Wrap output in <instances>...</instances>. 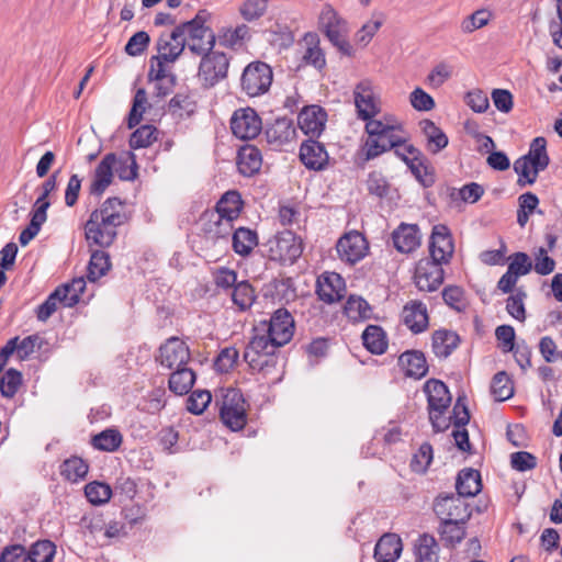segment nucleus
<instances>
[{
	"label": "nucleus",
	"instance_id": "obj_1",
	"mask_svg": "<svg viewBox=\"0 0 562 562\" xmlns=\"http://www.w3.org/2000/svg\"><path fill=\"white\" fill-rule=\"evenodd\" d=\"M294 333V321L284 310H277L268 323H261L254 328V335L248 342L244 359L254 371L270 375L277 370L279 357L276 350L288 344Z\"/></svg>",
	"mask_w": 562,
	"mask_h": 562
},
{
	"label": "nucleus",
	"instance_id": "obj_2",
	"mask_svg": "<svg viewBox=\"0 0 562 562\" xmlns=\"http://www.w3.org/2000/svg\"><path fill=\"white\" fill-rule=\"evenodd\" d=\"M126 215L120 199L109 198L94 210L86 223V238L89 244L109 247L116 237V228L124 224Z\"/></svg>",
	"mask_w": 562,
	"mask_h": 562
},
{
	"label": "nucleus",
	"instance_id": "obj_3",
	"mask_svg": "<svg viewBox=\"0 0 562 562\" xmlns=\"http://www.w3.org/2000/svg\"><path fill=\"white\" fill-rule=\"evenodd\" d=\"M550 162L547 153V140L539 136L532 139L526 155L514 162V170L519 176L518 184H533L539 172L543 171Z\"/></svg>",
	"mask_w": 562,
	"mask_h": 562
},
{
	"label": "nucleus",
	"instance_id": "obj_4",
	"mask_svg": "<svg viewBox=\"0 0 562 562\" xmlns=\"http://www.w3.org/2000/svg\"><path fill=\"white\" fill-rule=\"evenodd\" d=\"M429 419L436 431H443L450 425V417L445 414L451 404V395L446 384L439 380H429L425 383Z\"/></svg>",
	"mask_w": 562,
	"mask_h": 562
},
{
	"label": "nucleus",
	"instance_id": "obj_5",
	"mask_svg": "<svg viewBox=\"0 0 562 562\" xmlns=\"http://www.w3.org/2000/svg\"><path fill=\"white\" fill-rule=\"evenodd\" d=\"M205 15L204 12H200L193 20L181 24L187 47L201 57L214 50L216 44V35L205 25Z\"/></svg>",
	"mask_w": 562,
	"mask_h": 562
},
{
	"label": "nucleus",
	"instance_id": "obj_6",
	"mask_svg": "<svg viewBox=\"0 0 562 562\" xmlns=\"http://www.w3.org/2000/svg\"><path fill=\"white\" fill-rule=\"evenodd\" d=\"M266 248L271 260L292 265L303 252V241L293 232L285 229L271 237Z\"/></svg>",
	"mask_w": 562,
	"mask_h": 562
},
{
	"label": "nucleus",
	"instance_id": "obj_7",
	"mask_svg": "<svg viewBox=\"0 0 562 562\" xmlns=\"http://www.w3.org/2000/svg\"><path fill=\"white\" fill-rule=\"evenodd\" d=\"M220 416L222 422L232 430H240L247 423V405L239 390H222Z\"/></svg>",
	"mask_w": 562,
	"mask_h": 562
},
{
	"label": "nucleus",
	"instance_id": "obj_8",
	"mask_svg": "<svg viewBox=\"0 0 562 562\" xmlns=\"http://www.w3.org/2000/svg\"><path fill=\"white\" fill-rule=\"evenodd\" d=\"M229 58L223 52L214 49L201 57L198 79L204 88H212L227 77Z\"/></svg>",
	"mask_w": 562,
	"mask_h": 562
},
{
	"label": "nucleus",
	"instance_id": "obj_9",
	"mask_svg": "<svg viewBox=\"0 0 562 562\" xmlns=\"http://www.w3.org/2000/svg\"><path fill=\"white\" fill-rule=\"evenodd\" d=\"M202 237L206 245L227 244L234 225L217 212L205 211L200 217Z\"/></svg>",
	"mask_w": 562,
	"mask_h": 562
},
{
	"label": "nucleus",
	"instance_id": "obj_10",
	"mask_svg": "<svg viewBox=\"0 0 562 562\" xmlns=\"http://www.w3.org/2000/svg\"><path fill=\"white\" fill-rule=\"evenodd\" d=\"M272 82V70L269 65L256 61L249 64L241 76V89L249 97L267 92Z\"/></svg>",
	"mask_w": 562,
	"mask_h": 562
},
{
	"label": "nucleus",
	"instance_id": "obj_11",
	"mask_svg": "<svg viewBox=\"0 0 562 562\" xmlns=\"http://www.w3.org/2000/svg\"><path fill=\"white\" fill-rule=\"evenodd\" d=\"M319 24L328 40L344 54H350V44L346 40V23L330 5H325L319 15Z\"/></svg>",
	"mask_w": 562,
	"mask_h": 562
},
{
	"label": "nucleus",
	"instance_id": "obj_12",
	"mask_svg": "<svg viewBox=\"0 0 562 562\" xmlns=\"http://www.w3.org/2000/svg\"><path fill=\"white\" fill-rule=\"evenodd\" d=\"M434 510L441 521L465 522L471 516L467 502L459 494L438 497Z\"/></svg>",
	"mask_w": 562,
	"mask_h": 562
},
{
	"label": "nucleus",
	"instance_id": "obj_13",
	"mask_svg": "<svg viewBox=\"0 0 562 562\" xmlns=\"http://www.w3.org/2000/svg\"><path fill=\"white\" fill-rule=\"evenodd\" d=\"M336 249L342 261L353 265L366 257L369 245L361 233L351 231L338 239Z\"/></svg>",
	"mask_w": 562,
	"mask_h": 562
},
{
	"label": "nucleus",
	"instance_id": "obj_14",
	"mask_svg": "<svg viewBox=\"0 0 562 562\" xmlns=\"http://www.w3.org/2000/svg\"><path fill=\"white\" fill-rule=\"evenodd\" d=\"M353 98L359 119L369 120L380 112L379 99L371 80L363 79L358 82L353 89Z\"/></svg>",
	"mask_w": 562,
	"mask_h": 562
},
{
	"label": "nucleus",
	"instance_id": "obj_15",
	"mask_svg": "<svg viewBox=\"0 0 562 562\" xmlns=\"http://www.w3.org/2000/svg\"><path fill=\"white\" fill-rule=\"evenodd\" d=\"M231 128L236 137L252 139L261 132L262 123L255 110L239 109L232 116Z\"/></svg>",
	"mask_w": 562,
	"mask_h": 562
},
{
	"label": "nucleus",
	"instance_id": "obj_16",
	"mask_svg": "<svg viewBox=\"0 0 562 562\" xmlns=\"http://www.w3.org/2000/svg\"><path fill=\"white\" fill-rule=\"evenodd\" d=\"M454 245L450 229L443 224H437L432 227L429 252L430 259L439 263H448L452 258Z\"/></svg>",
	"mask_w": 562,
	"mask_h": 562
},
{
	"label": "nucleus",
	"instance_id": "obj_17",
	"mask_svg": "<svg viewBox=\"0 0 562 562\" xmlns=\"http://www.w3.org/2000/svg\"><path fill=\"white\" fill-rule=\"evenodd\" d=\"M190 360V351L184 341L172 337L168 339L159 349V363L169 369L187 367Z\"/></svg>",
	"mask_w": 562,
	"mask_h": 562
},
{
	"label": "nucleus",
	"instance_id": "obj_18",
	"mask_svg": "<svg viewBox=\"0 0 562 562\" xmlns=\"http://www.w3.org/2000/svg\"><path fill=\"white\" fill-rule=\"evenodd\" d=\"M442 263L432 259H423L415 271V283L420 291L432 292L443 282Z\"/></svg>",
	"mask_w": 562,
	"mask_h": 562
},
{
	"label": "nucleus",
	"instance_id": "obj_19",
	"mask_svg": "<svg viewBox=\"0 0 562 562\" xmlns=\"http://www.w3.org/2000/svg\"><path fill=\"white\" fill-rule=\"evenodd\" d=\"M316 292L323 302H338L346 293L345 280L336 272H325L317 280Z\"/></svg>",
	"mask_w": 562,
	"mask_h": 562
},
{
	"label": "nucleus",
	"instance_id": "obj_20",
	"mask_svg": "<svg viewBox=\"0 0 562 562\" xmlns=\"http://www.w3.org/2000/svg\"><path fill=\"white\" fill-rule=\"evenodd\" d=\"M265 135L267 142L274 148L292 144L296 138V128L293 121L286 117L276 120L269 125Z\"/></svg>",
	"mask_w": 562,
	"mask_h": 562
},
{
	"label": "nucleus",
	"instance_id": "obj_21",
	"mask_svg": "<svg viewBox=\"0 0 562 562\" xmlns=\"http://www.w3.org/2000/svg\"><path fill=\"white\" fill-rule=\"evenodd\" d=\"M327 114L319 105L305 106L297 116L302 132L311 136H319L325 127Z\"/></svg>",
	"mask_w": 562,
	"mask_h": 562
},
{
	"label": "nucleus",
	"instance_id": "obj_22",
	"mask_svg": "<svg viewBox=\"0 0 562 562\" xmlns=\"http://www.w3.org/2000/svg\"><path fill=\"white\" fill-rule=\"evenodd\" d=\"M116 155L106 154L94 170L93 179L90 184V193L101 195L112 183L114 168L116 167Z\"/></svg>",
	"mask_w": 562,
	"mask_h": 562
},
{
	"label": "nucleus",
	"instance_id": "obj_23",
	"mask_svg": "<svg viewBox=\"0 0 562 562\" xmlns=\"http://www.w3.org/2000/svg\"><path fill=\"white\" fill-rule=\"evenodd\" d=\"M182 25L177 26L170 34L161 35L157 43L158 56L175 61L186 47Z\"/></svg>",
	"mask_w": 562,
	"mask_h": 562
},
{
	"label": "nucleus",
	"instance_id": "obj_24",
	"mask_svg": "<svg viewBox=\"0 0 562 562\" xmlns=\"http://www.w3.org/2000/svg\"><path fill=\"white\" fill-rule=\"evenodd\" d=\"M393 245L400 252L408 254L420 245L419 228L416 224L402 223L392 234Z\"/></svg>",
	"mask_w": 562,
	"mask_h": 562
},
{
	"label": "nucleus",
	"instance_id": "obj_25",
	"mask_svg": "<svg viewBox=\"0 0 562 562\" xmlns=\"http://www.w3.org/2000/svg\"><path fill=\"white\" fill-rule=\"evenodd\" d=\"M300 159L313 170H322L328 162V154L323 144L310 139L301 145Z\"/></svg>",
	"mask_w": 562,
	"mask_h": 562
},
{
	"label": "nucleus",
	"instance_id": "obj_26",
	"mask_svg": "<svg viewBox=\"0 0 562 562\" xmlns=\"http://www.w3.org/2000/svg\"><path fill=\"white\" fill-rule=\"evenodd\" d=\"M402 318L413 333H422L428 326L427 307L419 301H411L404 306Z\"/></svg>",
	"mask_w": 562,
	"mask_h": 562
},
{
	"label": "nucleus",
	"instance_id": "obj_27",
	"mask_svg": "<svg viewBox=\"0 0 562 562\" xmlns=\"http://www.w3.org/2000/svg\"><path fill=\"white\" fill-rule=\"evenodd\" d=\"M401 538L394 533L382 536L374 548L376 562H395L402 552Z\"/></svg>",
	"mask_w": 562,
	"mask_h": 562
},
{
	"label": "nucleus",
	"instance_id": "obj_28",
	"mask_svg": "<svg viewBox=\"0 0 562 562\" xmlns=\"http://www.w3.org/2000/svg\"><path fill=\"white\" fill-rule=\"evenodd\" d=\"M237 166L238 170L244 176L250 177L255 175L262 166V156L260 150L252 145L241 147L238 151Z\"/></svg>",
	"mask_w": 562,
	"mask_h": 562
},
{
	"label": "nucleus",
	"instance_id": "obj_29",
	"mask_svg": "<svg viewBox=\"0 0 562 562\" xmlns=\"http://www.w3.org/2000/svg\"><path fill=\"white\" fill-rule=\"evenodd\" d=\"M398 362L406 375L420 379L427 373V362L423 352L412 350L400 356Z\"/></svg>",
	"mask_w": 562,
	"mask_h": 562
},
{
	"label": "nucleus",
	"instance_id": "obj_30",
	"mask_svg": "<svg viewBox=\"0 0 562 562\" xmlns=\"http://www.w3.org/2000/svg\"><path fill=\"white\" fill-rule=\"evenodd\" d=\"M241 207L243 201L239 193L236 191H228L217 202L215 210L211 211L217 212L224 220H227L233 224V222L238 218Z\"/></svg>",
	"mask_w": 562,
	"mask_h": 562
},
{
	"label": "nucleus",
	"instance_id": "obj_31",
	"mask_svg": "<svg viewBox=\"0 0 562 562\" xmlns=\"http://www.w3.org/2000/svg\"><path fill=\"white\" fill-rule=\"evenodd\" d=\"M362 342L368 351L373 355H382L387 349L386 334L378 325H369L362 333Z\"/></svg>",
	"mask_w": 562,
	"mask_h": 562
},
{
	"label": "nucleus",
	"instance_id": "obj_32",
	"mask_svg": "<svg viewBox=\"0 0 562 562\" xmlns=\"http://www.w3.org/2000/svg\"><path fill=\"white\" fill-rule=\"evenodd\" d=\"M480 472L473 469H463L460 471L456 488L460 496H475L481 491Z\"/></svg>",
	"mask_w": 562,
	"mask_h": 562
},
{
	"label": "nucleus",
	"instance_id": "obj_33",
	"mask_svg": "<svg viewBox=\"0 0 562 562\" xmlns=\"http://www.w3.org/2000/svg\"><path fill=\"white\" fill-rule=\"evenodd\" d=\"M414 551L417 562H439V546L430 535L419 536L415 541Z\"/></svg>",
	"mask_w": 562,
	"mask_h": 562
},
{
	"label": "nucleus",
	"instance_id": "obj_34",
	"mask_svg": "<svg viewBox=\"0 0 562 562\" xmlns=\"http://www.w3.org/2000/svg\"><path fill=\"white\" fill-rule=\"evenodd\" d=\"M406 165L416 178L424 187H430L435 182V176L432 168L427 162V159L419 154L418 156H408L406 158Z\"/></svg>",
	"mask_w": 562,
	"mask_h": 562
},
{
	"label": "nucleus",
	"instance_id": "obj_35",
	"mask_svg": "<svg viewBox=\"0 0 562 562\" xmlns=\"http://www.w3.org/2000/svg\"><path fill=\"white\" fill-rule=\"evenodd\" d=\"M232 244L236 254L248 256L258 245V235L250 228L239 227L233 233Z\"/></svg>",
	"mask_w": 562,
	"mask_h": 562
},
{
	"label": "nucleus",
	"instance_id": "obj_36",
	"mask_svg": "<svg viewBox=\"0 0 562 562\" xmlns=\"http://www.w3.org/2000/svg\"><path fill=\"white\" fill-rule=\"evenodd\" d=\"M169 378V390L177 395L187 394L194 384L195 374L188 367L173 369Z\"/></svg>",
	"mask_w": 562,
	"mask_h": 562
},
{
	"label": "nucleus",
	"instance_id": "obj_37",
	"mask_svg": "<svg viewBox=\"0 0 562 562\" xmlns=\"http://www.w3.org/2000/svg\"><path fill=\"white\" fill-rule=\"evenodd\" d=\"M459 345V336L450 330H437L432 336V349L437 357L447 358Z\"/></svg>",
	"mask_w": 562,
	"mask_h": 562
},
{
	"label": "nucleus",
	"instance_id": "obj_38",
	"mask_svg": "<svg viewBox=\"0 0 562 562\" xmlns=\"http://www.w3.org/2000/svg\"><path fill=\"white\" fill-rule=\"evenodd\" d=\"M402 143V137H382V136H370L364 143V151L367 160L373 159L381 154L390 150L393 147H397Z\"/></svg>",
	"mask_w": 562,
	"mask_h": 562
},
{
	"label": "nucleus",
	"instance_id": "obj_39",
	"mask_svg": "<svg viewBox=\"0 0 562 562\" xmlns=\"http://www.w3.org/2000/svg\"><path fill=\"white\" fill-rule=\"evenodd\" d=\"M344 313L351 322H363L372 316V308L361 296L350 295L345 304Z\"/></svg>",
	"mask_w": 562,
	"mask_h": 562
},
{
	"label": "nucleus",
	"instance_id": "obj_40",
	"mask_svg": "<svg viewBox=\"0 0 562 562\" xmlns=\"http://www.w3.org/2000/svg\"><path fill=\"white\" fill-rule=\"evenodd\" d=\"M423 131L427 139V148L430 153L437 154L448 145V137L434 122L425 120Z\"/></svg>",
	"mask_w": 562,
	"mask_h": 562
},
{
	"label": "nucleus",
	"instance_id": "obj_41",
	"mask_svg": "<svg viewBox=\"0 0 562 562\" xmlns=\"http://www.w3.org/2000/svg\"><path fill=\"white\" fill-rule=\"evenodd\" d=\"M303 41L305 45V52L302 57L303 60L317 69H322L325 66L326 60L324 53L319 47L317 35L312 33L306 34Z\"/></svg>",
	"mask_w": 562,
	"mask_h": 562
},
{
	"label": "nucleus",
	"instance_id": "obj_42",
	"mask_svg": "<svg viewBox=\"0 0 562 562\" xmlns=\"http://www.w3.org/2000/svg\"><path fill=\"white\" fill-rule=\"evenodd\" d=\"M195 101L187 93H177L169 101V112L177 119L189 117L195 112Z\"/></svg>",
	"mask_w": 562,
	"mask_h": 562
},
{
	"label": "nucleus",
	"instance_id": "obj_43",
	"mask_svg": "<svg viewBox=\"0 0 562 562\" xmlns=\"http://www.w3.org/2000/svg\"><path fill=\"white\" fill-rule=\"evenodd\" d=\"M110 267V258L105 251H93L88 266V280L91 282H95L109 271Z\"/></svg>",
	"mask_w": 562,
	"mask_h": 562
},
{
	"label": "nucleus",
	"instance_id": "obj_44",
	"mask_svg": "<svg viewBox=\"0 0 562 562\" xmlns=\"http://www.w3.org/2000/svg\"><path fill=\"white\" fill-rule=\"evenodd\" d=\"M247 36L248 27L243 24L235 29H222L216 36V42L220 46L236 48L243 45Z\"/></svg>",
	"mask_w": 562,
	"mask_h": 562
},
{
	"label": "nucleus",
	"instance_id": "obj_45",
	"mask_svg": "<svg viewBox=\"0 0 562 562\" xmlns=\"http://www.w3.org/2000/svg\"><path fill=\"white\" fill-rule=\"evenodd\" d=\"M491 393L498 402L509 400L514 395V386L505 371L497 372L491 383Z\"/></svg>",
	"mask_w": 562,
	"mask_h": 562
},
{
	"label": "nucleus",
	"instance_id": "obj_46",
	"mask_svg": "<svg viewBox=\"0 0 562 562\" xmlns=\"http://www.w3.org/2000/svg\"><path fill=\"white\" fill-rule=\"evenodd\" d=\"M492 16V12L486 9L476 10L461 20L460 31L463 34H471L486 26L491 22Z\"/></svg>",
	"mask_w": 562,
	"mask_h": 562
},
{
	"label": "nucleus",
	"instance_id": "obj_47",
	"mask_svg": "<svg viewBox=\"0 0 562 562\" xmlns=\"http://www.w3.org/2000/svg\"><path fill=\"white\" fill-rule=\"evenodd\" d=\"M88 464L78 457L65 460L60 467V473L70 482L82 480L88 473Z\"/></svg>",
	"mask_w": 562,
	"mask_h": 562
},
{
	"label": "nucleus",
	"instance_id": "obj_48",
	"mask_svg": "<svg viewBox=\"0 0 562 562\" xmlns=\"http://www.w3.org/2000/svg\"><path fill=\"white\" fill-rule=\"evenodd\" d=\"M461 521H441L440 525V537L446 546L454 547L465 536V531Z\"/></svg>",
	"mask_w": 562,
	"mask_h": 562
},
{
	"label": "nucleus",
	"instance_id": "obj_49",
	"mask_svg": "<svg viewBox=\"0 0 562 562\" xmlns=\"http://www.w3.org/2000/svg\"><path fill=\"white\" fill-rule=\"evenodd\" d=\"M255 297V291L247 281H241L234 286L232 300L240 311L251 307Z\"/></svg>",
	"mask_w": 562,
	"mask_h": 562
},
{
	"label": "nucleus",
	"instance_id": "obj_50",
	"mask_svg": "<svg viewBox=\"0 0 562 562\" xmlns=\"http://www.w3.org/2000/svg\"><path fill=\"white\" fill-rule=\"evenodd\" d=\"M122 443V436L115 429H105L92 438L94 448L102 451H114Z\"/></svg>",
	"mask_w": 562,
	"mask_h": 562
},
{
	"label": "nucleus",
	"instance_id": "obj_51",
	"mask_svg": "<svg viewBox=\"0 0 562 562\" xmlns=\"http://www.w3.org/2000/svg\"><path fill=\"white\" fill-rule=\"evenodd\" d=\"M85 494L91 504L103 505L110 501L112 496V488L105 483L91 482L86 485Z\"/></svg>",
	"mask_w": 562,
	"mask_h": 562
},
{
	"label": "nucleus",
	"instance_id": "obj_52",
	"mask_svg": "<svg viewBox=\"0 0 562 562\" xmlns=\"http://www.w3.org/2000/svg\"><path fill=\"white\" fill-rule=\"evenodd\" d=\"M171 61H167V59L160 56H153L149 60V71H148V81H166L168 79H173V75L171 74V69L169 64Z\"/></svg>",
	"mask_w": 562,
	"mask_h": 562
},
{
	"label": "nucleus",
	"instance_id": "obj_53",
	"mask_svg": "<svg viewBox=\"0 0 562 562\" xmlns=\"http://www.w3.org/2000/svg\"><path fill=\"white\" fill-rule=\"evenodd\" d=\"M56 553V546L49 540L35 542L27 554L32 562H52Z\"/></svg>",
	"mask_w": 562,
	"mask_h": 562
},
{
	"label": "nucleus",
	"instance_id": "obj_54",
	"mask_svg": "<svg viewBox=\"0 0 562 562\" xmlns=\"http://www.w3.org/2000/svg\"><path fill=\"white\" fill-rule=\"evenodd\" d=\"M383 23V14L381 12H374L372 19L364 23L362 27L356 34L357 43L366 46L370 43L373 36L376 34Z\"/></svg>",
	"mask_w": 562,
	"mask_h": 562
},
{
	"label": "nucleus",
	"instance_id": "obj_55",
	"mask_svg": "<svg viewBox=\"0 0 562 562\" xmlns=\"http://www.w3.org/2000/svg\"><path fill=\"white\" fill-rule=\"evenodd\" d=\"M66 291V289H56L48 295L45 302L37 307L36 316L38 321L46 322L56 312L57 304H64L61 295H64Z\"/></svg>",
	"mask_w": 562,
	"mask_h": 562
},
{
	"label": "nucleus",
	"instance_id": "obj_56",
	"mask_svg": "<svg viewBox=\"0 0 562 562\" xmlns=\"http://www.w3.org/2000/svg\"><path fill=\"white\" fill-rule=\"evenodd\" d=\"M57 289L67 290L64 295H61L64 299V305L71 307L79 302L80 295L86 289V280L83 277L75 278L70 283H66Z\"/></svg>",
	"mask_w": 562,
	"mask_h": 562
},
{
	"label": "nucleus",
	"instance_id": "obj_57",
	"mask_svg": "<svg viewBox=\"0 0 562 562\" xmlns=\"http://www.w3.org/2000/svg\"><path fill=\"white\" fill-rule=\"evenodd\" d=\"M21 384V372L15 369H9L0 380V392L4 397H13Z\"/></svg>",
	"mask_w": 562,
	"mask_h": 562
},
{
	"label": "nucleus",
	"instance_id": "obj_58",
	"mask_svg": "<svg viewBox=\"0 0 562 562\" xmlns=\"http://www.w3.org/2000/svg\"><path fill=\"white\" fill-rule=\"evenodd\" d=\"M366 132L370 136H382V137H401L397 135L398 126L375 120L374 117L364 120Z\"/></svg>",
	"mask_w": 562,
	"mask_h": 562
},
{
	"label": "nucleus",
	"instance_id": "obj_59",
	"mask_svg": "<svg viewBox=\"0 0 562 562\" xmlns=\"http://www.w3.org/2000/svg\"><path fill=\"white\" fill-rule=\"evenodd\" d=\"M56 186L57 176L53 173L43 182L41 187L42 192L34 203L33 211L42 212L43 215H47V210L50 205L48 195L56 189Z\"/></svg>",
	"mask_w": 562,
	"mask_h": 562
},
{
	"label": "nucleus",
	"instance_id": "obj_60",
	"mask_svg": "<svg viewBox=\"0 0 562 562\" xmlns=\"http://www.w3.org/2000/svg\"><path fill=\"white\" fill-rule=\"evenodd\" d=\"M116 167L114 168V172L117 173L119 178L122 180H134L137 176V165L135 160V156L133 154H127L122 157L116 156Z\"/></svg>",
	"mask_w": 562,
	"mask_h": 562
},
{
	"label": "nucleus",
	"instance_id": "obj_61",
	"mask_svg": "<svg viewBox=\"0 0 562 562\" xmlns=\"http://www.w3.org/2000/svg\"><path fill=\"white\" fill-rule=\"evenodd\" d=\"M31 215L30 224L19 236L22 246H26L40 233L42 225L47 220V215H43L42 212L32 211Z\"/></svg>",
	"mask_w": 562,
	"mask_h": 562
},
{
	"label": "nucleus",
	"instance_id": "obj_62",
	"mask_svg": "<svg viewBox=\"0 0 562 562\" xmlns=\"http://www.w3.org/2000/svg\"><path fill=\"white\" fill-rule=\"evenodd\" d=\"M452 76V67L446 61L437 64L428 74L426 82L431 88L441 87Z\"/></svg>",
	"mask_w": 562,
	"mask_h": 562
},
{
	"label": "nucleus",
	"instance_id": "obj_63",
	"mask_svg": "<svg viewBox=\"0 0 562 562\" xmlns=\"http://www.w3.org/2000/svg\"><path fill=\"white\" fill-rule=\"evenodd\" d=\"M156 130L150 125H143L137 128L130 138V146L134 149L145 148L156 140Z\"/></svg>",
	"mask_w": 562,
	"mask_h": 562
},
{
	"label": "nucleus",
	"instance_id": "obj_64",
	"mask_svg": "<svg viewBox=\"0 0 562 562\" xmlns=\"http://www.w3.org/2000/svg\"><path fill=\"white\" fill-rule=\"evenodd\" d=\"M211 401L212 395L209 391H194L187 401V408L190 413L200 415L205 411Z\"/></svg>",
	"mask_w": 562,
	"mask_h": 562
}]
</instances>
